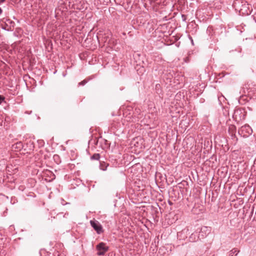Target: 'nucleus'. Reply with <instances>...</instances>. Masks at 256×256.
Masks as SVG:
<instances>
[{
	"instance_id": "f3484780",
	"label": "nucleus",
	"mask_w": 256,
	"mask_h": 256,
	"mask_svg": "<svg viewBox=\"0 0 256 256\" xmlns=\"http://www.w3.org/2000/svg\"><path fill=\"white\" fill-rule=\"evenodd\" d=\"M6 0H0V4L5 2Z\"/></svg>"
},
{
	"instance_id": "6e6552de",
	"label": "nucleus",
	"mask_w": 256,
	"mask_h": 256,
	"mask_svg": "<svg viewBox=\"0 0 256 256\" xmlns=\"http://www.w3.org/2000/svg\"><path fill=\"white\" fill-rule=\"evenodd\" d=\"M22 148V144L21 142H17L12 145L13 149H17L18 150H20Z\"/></svg>"
},
{
	"instance_id": "f257e3e1",
	"label": "nucleus",
	"mask_w": 256,
	"mask_h": 256,
	"mask_svg": "<svg viewBox=\"0 0 256 256\" xmlns=\"http://www.w3.org/2000/svg\"><path fill=\"white\" fill-rule=\"evenodd\" d=\"M96 249L98 256H104L108 250L109 247L106 243L101 242L96 245Z\"/></svg>"
},
{
	"instance_id": "9b49d317",
	"label": "nucleus",
	"mask_w": 256,
	"mask_h": 256,
	"mask_svg": "<svg viewBox=\"0 0 256 256\" xmlns=\"http://www.w3.org/2000/svg\"><path fill=\"white\" fill-rule=\"evenodd\" d=\"M100 155L99 154H94L91 156V159L92 160H99Z\"/></svg>"
},
{
	"instance_id": "20e7f679",
	"label": "nucleus",
	"mask_w": 256,
	"mask_h": 256,
	"mask_svg": "<svg viewBox=\"0 0 256 256\" xmlns=\"http://www.w3.org/2000/svg\"><path fill=\"white\" fill-rule=\"evenodd\" d=\"M252 130L248 125H244L240 128L238 130V133L242 135L243 136H248L249 134H252Z\"/></svg>"
},
{
	"instance_id": "ddd939ff",
	"label": "nucleus",
	"mask_w": 256,
	"mask_h": 256,
	"mask_svg": "<svg viewBox=\"0 0 256 256\" xmlns=\"http://www.w3.org/2000/svg\"><path fill=\"white\" fill-rule=\"evenodd\" d=\"M240 112V110H236L234 112V117H236V118L237 114H239Z\"/></svg>"
},
{
	"instance_id": "9d476101",
	"label": "nucleus",
	"mask_w": 256,
	"mask_h": 256,
	"mask_svg": "<svg viewBox=\"0 0 256 256\" xmlns=\"http://www.w3.org/2000/svg\"><path fill=\"white\" fill-rule=\"evenodd\" d=\"M239 251L237 250L236 248H234L232 250L229 252L228 255V256H236L238 253Z\"/></svg>"
},
{
	"instance_id": "f03ea898",
	"label": "nucleus",
	"mask_w": 256,
	"mask_h": 256,
	"mask_svg": "<svg viewBox=\"0 0 256 256\" xmlns=\"http://www.w3.org/2000/svg\"><path fill=\"white\" fill-rule=\"evenodd\" d=\"M14 24V22L12 20L8 18H4L1 22L2 28L8 31L12 30Z\"/></svg>"
},
{
	"instance_id": "f8f14e48",
	"label": "nucleus",
	"mask_w": 256,
	"mask_h": 256,
	"mask_svg": "<svg viewBox=\"0 0 256 256\" xmlns=\"http://www.w3.org/2000/svg\"><path fill=\"white\" fill-rule=\"evenodd\" d=\"M88 82V80H84L82 81L81 82H79L78 84V86H84Z\"/></svg>"
},
{
	"instance_id": "6ab92c4d",
	"label": "nucleus",
	"mask_w": 256,
	"mask_h": 256,
	"mask_svg": "<svg viewBox=\"0 0 256 256\" xmlns=\"http://www.w3.org/2000/svg\"><path fill=\"white\" fill-rule=\"evenodd\" d=\"M56 157H58V156H54V158H56Z\"/></svg>"
},
{
	"instance_id": "7ed1b4c3",
	"label": "nucleus",
	"mask_w": 256,
	"mask_h": 256,
	"mask_svg": "<svg viewBox=\"0 0 256 256\" xmlns=\"http://www.w3.org/2000/svg\"><path fill=\"white\" fill-rule=\"evenodd\" d=\"M90 224L92 227L96 230L98 234H102L104 232V230L102 224L96 220H90Z\"/></svg>"
},
{
	"instance_id": "39448f33",
	"label": "nucleus",
	"mask_w": 256,
	"mask_h": 256,
	"mask_svg": "<svg viewBox=\"0 0 256 256\" xmlns=\"http://www.w3.org/2000/svg\"><path fill=\"white\" fill-rule=\"evenodd\" d=\"M110 36L109 34H99L97 36V38L99 42L101 40L102 42L104 44L109 43V39H110Z\"/></svg>"
},
{
	"instance_id": "4468645a",
	"label": "nucleus",
	"mask_w": 256,
	"mask_h": 256,
	"mask_svg": "<svg viewBox=\"0 0 256 256\" xmlns=\"http://www.w3.org/2000/svg\"><path fill=\"white\" fill-rule=\"evenodd\" d=\"M4 100V98L2 96L0 95V104H1L2 102Z\"/></svg>"
},
{
	"instance_id": "aec40b11",
	"label": "nucleus",
	"mask_w": 256,
	"mask_h": 256,
	"mask_svg": "<svg viewBox=\"0 0 256 256\" xmlns=\"http://www.w3.org/2000/svg\"><path fill=\"white\" fill-rule=\"evenodd\" d=\"M58 256H63V255H61V254H60V255H59V254H58Z\"/></svg>"
},
{
	"instance_id": "423d86ee",
	"label": "nucleus",
	"mask_w": 256,
	"mask_h": 256,
	"mask_svg": "<svg viewBox=\"0 0 256 256\" xmlns=\"http://www.w3.org/2000/svg\"><path fill=\"white\" fill-rule=\"evenodd\" d=\"M210 232V228L208 226H203L202 228L200 231V232L199 235L201 238H204L207 234Z\"/></svg>"
},
{
	"instance_id": "2eb2a0df",
	"label": "nucleus",
	"mask_w": 256,
	"mask_h": 256,
	"mask_svg": "<svg viewBox=\"0 0 256 256\" xmlns=\"http://www.w3.org/2000/svg\"><path fill=\"white\" fill-rule=\"evenodd\" d=\"M182 19L184 20H186V16L182 14Z\"/></svg>"
},
{
	"instance_id": "1a4fd4ad",
	"label": "nucleus",
	"mask_w": 256,
	"mask_h": 256,
	"mask_svg": "<svg viewBox=\"0 0 256 256\" xmlns=\"http://www.w3.org/2000/svg\"><path fill=\"white\" fill-rule=\"evenodd\" d=\"M108 164L104 162H100V170H106L107 167L108 166Z\"/></svg>"
},
{
	"instance_id": "0eeeda50",
	"label": "nucleus",
	"mask_w": 256,
	"mask_h": 256,
	"mask_svg": "<svg viewBox=\"0 0 256 256\" xmlns=\"http://www.w3.org/2000/svg\"><path fill=\"white\" fill-rule=\"evenodd\" d=\"M198 239H201V238L199 234H198L197 232H194L189 237V240L191 242H194L197 241Z\"/></svg>"
},
{
	"instance_id": "dca6fc26",
	"label": "nucleus",
	"mask_w": 256,
	"mask_h": 256,
	"mask_svg": "<svg viewBox=\"0 0 256 256\" xmlns=\"http://www.w3.org/2000/svg\"><path fill=\"white\" fill-rule=\"evenodd\" d=\"M254 20L255 22H256V13L254 14Z\"/></svg>"
},
{
	"instance_id": "a211bd4d",
	"label": "nucleus",
	"mask_w": 256,
	"mask_h": 256,
	"mask_svg": "<svg viewBox=\"0 0 256 256\" xmlns=\"http://www.w3.org/2000/svg\"><path fill=\"white\" fill-rule=\"evenodd\" d=\"M2 10L1 8H0V15L2 14Z\"/></svg>"
}]
</instances>
